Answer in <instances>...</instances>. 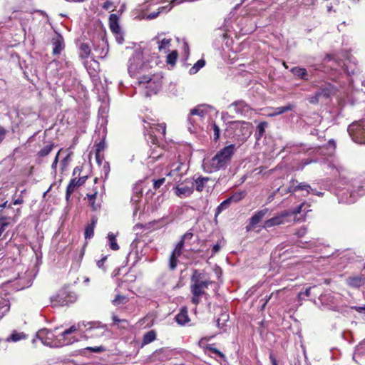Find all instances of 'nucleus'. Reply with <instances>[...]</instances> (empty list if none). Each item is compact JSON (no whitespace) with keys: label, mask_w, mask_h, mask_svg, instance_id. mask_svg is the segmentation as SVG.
I'll use <instances>...</instances> for the list:
<instances>
[{"label":"nucleus","mask_w":365,"mask_h":365,"mask_svg":"<svg viewBox=\"0 0 365 365\" xmlns=\"http://www.w3.org/2000/svg\"><path fill=\"white\" fill-rule=\"evenodd\" d=\"M139 84H143L146 88V96H150L156 94L163 85V76L161 73H156L152 76L143 75L138 78Z\"/></svg>","instance_id":"nucleus-5"},{"label":"nucleus","mask_w":365,"mask_h":365,"mask_svg":"<svg viewBox=\"0 0 365 365\" xmlns=\"http://www.w3.org/2000/svg\"><path fill=\"white\" fill-rule=\"evenodd\" d=\"M105 148V143L103 141H101L99 143L96 145V158L97 162L100 164L101 160H100V153L104 150Z\"/></svg>","instance_id":"nucleus-43"},{"label":"nucleus","mask_w":365,"mask_h":365,"mask_svg":"<svg viewBox=\"0 0 365 365\" xmlns=\"http://www.w3.org/2000/svg\"><path fill=\"white\" fill-rule=\"evenodd\" d=\"M118 18L116 14H111L109 17V24L110 30L115 34L120 31V26L118 23Z\"/></svg>","instance_id":"nucleus-27"},{"label":"nucleus","mask_w":365,"mask_h":365,"mask_svg":"<svg viewBox=\"0 0 365 365\" xmlns=\"http://www.w3.org/2000/svg\"><path fill=\"white\" fill-rule=\"evenodd\" d=\"M108 239L110 248L113 250H118L119 246L116 242V236L113 233L109 232L108 234Z\"/></svg>","instance_id":"nucleus-36"},{"label":"nucleus","mask_w":365,"mask_h":365,"mask_svg":"<svg viewBox=\"0 0 365 365\" xmlns=\"http://www.w3.org/2000/svg\"><path fill=\"white\" fill-rule=\"evenodd\" d=\"M348 284L354 287H359L362 284V279L360 277H349Z\"/></svg>","instance_id":"nucleus-38"},{"label":"nucleus","mask_w":365,"mask_h":365,"mask_svg":"<svg viewBox=\"0 0 365 365\" xmlns=\"http://www.w3.org/2000/svg\"><path fill=\"white\" fill-rule=\"evenodd\" d=\"M9 299L0 296V319L9 312Z\"/></svg>","instance_id":"nucleus-25"},{"label":"nucleus","mask_w":365,"mask_h":365,"mask_svg":"<svg viewBox=\"0 0 365 365\" xmlns=\"http://www.w3.org/2000/svg\"><path fill=\"white\" fill-rule=\"evenodd\" d=\"M165 182V178H163L153 181V187L155 190L158 189Z\"/></svg>","instance_id":"nucleus-54"},{"label":"nucleus","mask_w":365,"mask_h":365,"mask_svg":"<svg viewBox=\"0 0 365 365\" xmlns=\"http://www.w3.org/2000/svg\"><path fill=\"white\" fill-rule=\"evenodd\" d=\"M76 187H78V184H76V178H73L70 181V182L68 185L67 188H66V200H69L71 195L73 192V191Z\"/></svg>","instance_id":"nucleus-34"},{"label":"nucleus","mask_w":365,"mask_h":365,"mask_svg":"<svg viewBox=\"0 0 365 365\" xmlns=\"http://www.w3.org/2000/svg\"><path fill=\"white\" fill-rule=\"evenodd\" d=\"M126 302V297L118 294L115 297L112 302L114 305L117 306L121 304H125Z\"/></svg>","instance_id":"nucleus-48"},{"label":"nucleus","mask_w":365,"mask_h":365,"mask_svg":"<svg viewBox=\"0 0 365 365\" xmlns=\"http://www.w3.org/2000/svg\"><path fill=\"white\" fill-rule=\"evenodd\" d=\"M142 195H143L142 188L140 187V186H139V185L135 186L133 188V195L130 199L131 202L133 204H136L137 202H138L140 200Z\"/></svg>","instance_id":"nucleus-31"},{"label":"nucleus","mask_w":365,"mask_h":365,"mask_svg":"<svg viewBox=\"0 0 365 365\" xmlns=\"http://www.w3.org/2000/svg\"><path fill=\"white\" fill-rule=\"evenodd\" d=\"M339 180L337 183L336 195L339 202L351 204L365 194V178L348 173L344 175L342 167L337 168Z\"/></svg>","instance_id":"nucleus-1"},{"label":"nucleus","mask_w":365,"mask_h":365,"mask_svg":"<svg viewBox=\"0 0 365 365\" xmlns=\"http://www.w3.org/2000/svg\"><path fill=\"white\" fill-rule=\"evenodd\" d=\"M297 189L298 191H304L306 192L304 194V196H307L311 192L314 191V189H312L310 185L305 182H298Z\"/></svg>","instance_id":"nucleus-32"},{"label":"nucleus","mask_w":365,"mask_h":365,"mask_svg":"<svg viewBox=\"0 0 365 365\" xmlns=\"http://www.w3.org/2000/svg\"><path fill=\"white\" fill-rule=\"evenodd\" d=\"M36 337L42 342L45 346L49 347H59L66 344H69V341L66 343H60L58 340L55 339L54 334L46 329L39 330L36 333Z\"/></svg>","instance_id":"nucleus-10"},{"label":"nucleus","mask_w":365,"mask_h":365,"mask_svg":"<svg viewBox=\"0 0 365 365\" xmlns=\"http://www.w3.org/2000/svg\"><path fill=\"white\" fill-rule=\"evenodd\" d=\"M91 53V46L88 43H81L79 45V56L82 59H87Z\"/></svg>","instance_id":"nucleus-21"},{"label":"nucleus","mask_w":365,"mask_h":365,"mask_svg":"<svg viewBox=\"0 0 365 365\" xmlns=\"http://www.w3.org/2000/svg\"><path fill=\"white\" fill-rule=\"evenodd\" d=\"M178 264V257H173L170 255V261H169V267L170 269L174 270Z\"/></svg>","instance_id":"nucleus-52"},{"label":"nucleus","mask_w":365,"mask_h":365,"mask_svg":"<svg viewBox=\"0 0 365 365\" xmlns=\"http://www.w3.org/2000/svg\"><path fill=\"white\" fill-rule=\"evenodd\" d=\"M320 97L321 96L319 95V93L316 92L314 96H312L309 98V101L312 104H317L318 103Z\"/></svg>","instance_id":"nucleus-55"},{"label":"nucleus","mask_w":365,"mask_h":365,"mask_svg":"<svg viewBox=\"0 0 365 365\" xmlns=\"http://www.w3.org/2000/svg\"><path fill=\"white\" fill-rule=\"evenodd\" d=\"M205 64V61L203 59L198 60L194 66L190 69V73L191 74L196 73L201 68H202Z\"/></svg>","instance_id":"nucleus-39"},{"label":"nucleus","mask_w":365,"mask_h":365,"mask_svg":"<svg viewBox=\"0 0 365 365\" xmlns=\"http://www.w3.org/2000/svg\"><path fill=\"white\" fill-rule=\"evenodd\" d=\"M310 292H311V287H309V288L306 289V290L304 292H299L298 297L299 299L302 298V295L309 297L310 295Z\"/></svg>","instance_id":"nucleus-62"},{"label":"nucleus","mask_w":365,"mask_h":365,"mask_svg":"<svg viewBox=\"0 0 365 365\" xmlns=\"http://www.w3.org/2000/svg\"><path fill=\"white\" fill-rule=\"evenodd\" d=\"M212 129L214 131V140H217L220 137V128L216 123L212 124Z\"/></svg>","instance_id":"nucleus-53"},{"label":"nucleus","mask_w":365,"mask_h":365,"mask_svg":"<svg viewBox=\"0 0 365 365\" xmlns=\"http://www.w3.org/2000/svg\"><path fill=\"white\" fill-rule=\"evenodd\" d=\"M293 108H294V105L290 104V103H289L284 106L277 107L274 109L273 113L268 114V115L270 117H273V116H276L278 115H281L285 112L292 110L293 109Z\"/></svg>","instance_id":"nucleus-28"},{"label":"nucleus","mask_w":365,"mask_h":365,"mask_svg":"<svg viewBox=\"0 0 365 365\" xmlns=\"http://www.w3.org/2000/svg\"><path fill=\"white\" fill-rule=\"evenodd\" d=\"M304 205H305V203L303 202L301 205H299V206H297V207H295L294 209H293L292 210H287V212L290 213V217L294 215L299 214L300 212H302V207Z\"/></svg>","instance_id":"nucleus-51"},{"label":"nucleus","mask_w":365,"mask_h":365,"mask_svg":"<svg viewBox=\"0 0 365 365\" xmlns=\"http://www.w3.org/2000/svg\"><path fill=\"white\" fill-rule=\"evenodd\" d=\"M98 218L96 216L92 217L91 222L85 228L84 236L86 239H91L94 235V228L97 223Z\"/></svg>","instance_id":"nucleus-20"},{"label":"nucleus","mask_w":365,"mask_h":365,"mask_svg":"<svg viewBox=\"0 0 365 365\" xmlns=\"http://www.w3.org/2000/svg\"><path fill=\"white\" fill-rule=\"evenodd\" d=\"M246 196V192L245 191H238L234 193L232 195H231L229 197V200L231 202H238L242 199H244Z\"/></svg>","instance_id":"nucleus-37"},{"label":"nucleus","mask_w":365,"mask_h":365,"mask_svg":"<svg viewBox=\"0 0 365 365\" xmlns=\"http://www.w3.org/2000/svg\"><path fill=\"white\" fill-rule=\"evenodd\" d=\"M235 151V145L230 144L220 150L212 158L205 159L202 168L205 172L212 173L225 169Z\"/></svg>","instance_id":"nucleus-2"},{"label":"nucleus","mask_w":365,"mask_h":365,"mask_svg":"<svg viewBox=\"0 0 365 365\" xmlns=\"http://www.w3.org/2000/svg\"><path fill=\"white\" fill-rule=\"evenodd\" d=\"M208 112V107L205 105H200L190 110L187 117L188 123L192 126H197L198 121L201 120Z\"/></svg>","instance_id":"nucleus-11"},{"label":"nucleus","mask_w":365,"mask_h":365,"mask_svg":"<svg viewBox=\"0 0 365 365\" xmlns=\"http://www.w3.org/2000/svg\"><path fill=\"white\" fill-rule=\"evenodd\" d=\"M175 320L178 324L184 325L189 322V317L187 311L185 308H183L180 312L175 316Z\"/></svg>","instance_id":"nucleus-26"},{"label":"nucleus","mask_w":365,"mask_h":365,"mask_svg":"<svg viewBox=\"0 0 365 365\" xmlns=\"http://www.w3.org/2000/svg\"><path fill=\"white\" fill-rule=\"evenodd\" d=\"M291 73L294 76V77L297 79H301L304 81H309L310 78V75L306 68H302L299 66H295L291 68Z\"/></svg>","instance_id":"nucleus-17"},{"label":"nucleus","mask_w":365,"mask_h":365,"mask_svg":"<svg viewBox=\"0 0 365 365\" xmlns=\"http://www.w3.org/2000/svg\"><path fill=\"white\" fill-rule=\"evenodd\" d=\"M149 128L151 129V132L156 135V133L159 135L160 137H164L165 135V124H155V123H148Z\"/></svg>","instance_id":"nucleus-22"},{"label":"nucleus","mask_w":365,"mask_h":365,"mask_svg":"<svg viewBox=\"0 0 365 365\" xmlns=\"http://www.w3.org/2000/svg\"><path fill=\"white\" fill-rule=\"evenodd\" d=\"M268 211L267 208L257 211L250 219L249 224L246 226L247 231L252 230L266 216Z\"/></svg>","instance_id":"nucleus-16"},{"label":"nucleus","mask_w":365,"mask_h":365,"mask_svg":"<svg viewBox=\"0 0 365 365\" xmlns=\"http://www.w3.org/2000/svg\"><path fill=\"white\" fill-rule=\"evenodd\" d=\"M77 330L75 326H71L69 329H66L61 334V336L65 337L66 336L76 331Z\"/></svg>","instance_id":"nucleus-58"},{"label":"nucleus","mask_w":365,"mask_h":365,"mask_svg":"<svg viewBox=\"0 0 365 365\" xmlns=\"http://www.w3.org/2000/svg\"><path fill=\"white\" fill-rule=\"evenodd\" d=\"M148 62L143 61L141 51H135L128 61V71L130 76H136L141 74L150 68Z\"/></svg>","instance_id":"nucleus-4"},{"label":"nucleus","mask_w":365,"mask_h":365,"mask_svg":"<svg viewBox=\"0 0 365 365\" xmlns=\"http://www.w3.org/2000/svg\"><path fill=\"white\" fill-rule=\"evenodd\" d=\"M26 339V334L24 332H19L16 330H14L11 335L6 339V342H17L21 340H24Z\"/></svg>","instance_id":"nucleus-23"},{"label":"nucleus","mask_w":365,"mask_h":365,"mask_svg":"<svg viewBox=\"0 0 365 365\" xmlns=\"http://www.w3.org/2000/svg\"><path fill=\"white\" fill-rule=\"evenodd\" d=\"M93 50L94 52L97 53V55L93 56V58H103L108 53V48H106V42H104L103 40L98 42V44L95 45Z\"/></svg>","instance_id":"nucleus-19"},{"label":"nucleus","mask_w":365,"mask_h":365,"mask_svg":"<svg viewBox=\"0 0 365 365\" xmlns=\"http://www.w3.org/2000/svg\"><path fill=\"white\" fill-rule=\"evenodd\" d=\"M18 287H16L17 289H23L26 287H29L31 286V281L26 280L24 279L20 278L19 282H17Z\"/></svg>","instance_id":"nucleus-46"},{"label":"nucleus","mask_w":365,"mask_h":365,"mask_svg":"<svg viewBox=\"0 0 365 365\" xmlns=\"http://www.w3.org/2000/svg\"><path fill=\"white\" fill-rule=\"evenodd\" d=\"M87 350H89L94 353H99L104 350V348L103 346H95V347H87Z\"/></svg>","instance_id":"nucleus-61"},{"label":"nucleus","mask_w":365,"mask_h":365,"mask_svg":"<svg viewBox=\"0 0 365 365\" xmlns=\"http://www.w3.org/2000/svg\"><path fill=\"white\" fill-rule=\"evenodd\" d=\"M297 184H298V182L297 180L292 179L289 182V185L287 188V192L293 193V192H297L298 191Z\"/></svg>","instance_id":"nucleus-47"},{"label":"nucleus","mask_w":365,"mask_h":365,"mask_svg":"<svg viewBox=\"0 0 365 365\" xmlns=\"http://www.w3.org/2000/svg\"><path fill=\"white\" fill-rule=\"evenodd\" d=\"M192 237L193 233L189 230L182 236L180 240H183V242L185 243V241L191 240Z\"/></svg>","instance_id":"nucleus-57"},{"label":"nucleus","mask_w":365,"mask_h":365,"mask_svg":"<svg viewBox=\"0 0 365 365\" xmlns=\"http://www.w3.org/2000/svg\"><path fill=\"white\" fill-rule=\"evenodd\" d=\"M333 91V86L331 84H326L322 86L320 89L317 91L320 96L328 98L331 96Z\"/></svg>","instance_id":"nucleus-30"},{"label":"nucleus","mask_w":365,"mask_h":365,"mask_svg":"<svg viewBox=\"0 0 365 365\" xmlns=\"http://www.w3.org/2000/svg\"><path fill=\"white\" fill-rule=\"evenodd\" d=\"M53 145H48L45 146L38 152V155L40 157H45L46 155H48L53 150Z\"/></svg>","instance_id":"nucleus-45"},{"label":"nucleus","mask_w":365,"mask_h":365,"mask_svg":"<svg viewBox=\"0 0 365 365\" xmlns=\"http://www.w3.org/2000/svg\"><path fill=\"white\" fill-rule=\"evenodd\" d=\"M268 126V123L266 121L260 122L257 127V132L255 133L256 138L259 139L263 136L265 132L266 128Z\"/></svg>","instance_id":"nucleus-35"},{"label":"nucleus","mask_w":365,"mask_h":365,"mask_svg":"<svg viewBox=\"0 0 365 365\" xmlns=\"http://www.w3.org/2000/svg\"><path fill=\"white\" fill-rule=\"evenodd\" d=\"M175 194L180 197L184 198L190 196L194 190V182L192 180L186 179L185 183L178 184L175 187Z\"/></svg>","instance_id":"nucleus-13"},{"label":"nucleus","mask_w":365,"mask_h":365,"mask_svg":"<svg viewBox=\"0 0 365 365\" xmlns=\"http://www.w3.org/2000/svg\"><path fill=\"white\" fill-rule=\"evenodd\" d=\"M230 130L237 141L245 142L252 134V124L245 121H234L230 124Z\"/></svg>","instance_id":"nucleus-6"},{"label":"nucleus","mask_w":365,"mask_h":365,"mask_svg":"<svg viewBox=\"0 0 365 365\" xmlns=\"http://www.w3.org/2000/svg\"><path fill=\"white\" fill-rule=\"evenodd\" d=\"M112 319H113L114 324H115V325L118 324L119 323L125 324H128V321L127 320H125V319H120L115 315H113Z\"/></svg>","instance_id":"nucleus-60"},{"label":"nucleus","mask_w":365,"mask_h":365,"mask_svg":"<svg viewBox=\"0 0 365 365\" xmlns=\"http://www.w3.org/2000/svg\"><path fill=\"white\" fill-rule=\"evenodd\" d=\"M178 58L177 51H173L167 56L166 62L168 64L175 65Z\"/></svg>","instance_id":"nucleus-40"},{"label":"nucleus","mask_w":365,"mask_h":365,"mask_svg":"<svg viewBox=\"0 0 365 365\" xmlns=\"http://www.w3.org/2000/svg\"><path fill=\"white\" fill-rule=\"evenodd\" d=\"M324 309L343 313L344 307L339 304L341 297L332 293L322 294L319 298Z\"/></svg>","instance_id":"nucleus-8"},{"label":"nucleus","mask_w":365,"mask_h":365,"mask_svg":"<svg viewBox=\"0 0 365 365\" xmlns=\"http://www.w3.org/2000/svg\"><path fill=\"white\" fill-rule=\"evenodd\" d=\"M290 217V213L287 210H283L277 213L275 216L264 222L262 228L268 229L274 226L283 225L287 222V218Z\"/></svg>","instance_id":"nucleus-12"},{"label":"nucleus","mask_w":365,"mask_h":365,"mask_svg":"<svg viewBox=\"0 0 365 365\" xmlns=\"http://www.w3.org/2000/svg\"><path fill=\"white\" fill-rule=\"evenodd\" d=\"M205 349L207 351L217 354L221 359H224L225 358V356L223 353H222L220 351H219L216 348L213 347L212 345H211V344L207 345Z\"/></svg>","instance_id":"nucleus-44"},{"label":"nucleus","mask_w":365,"mask_h":365,"mask_svg":"<svg viewBox=\"0 0 365 365\" xmlns=\"http://www.w3.org/2000/svg\"><path fill=\"white\" fill-rule=\"evenodd\" d=\"M87 178V176H83L79 178L78 180H76V184H78V186L83 185L86 181Z\"/></svg>","instance_id":"nucleus-63"},{"label":"nucleus","mask_w":365,"mask_h":365,"mask_svg":"<svg viewBox=\"0 0 365 365\" xmlns=\"http://www.w3.org/2000/svg\"><path fill=\"white\" fill-rule=\"evenodd\" d=\"M182 165L177 163L172 165L170 171L167 174L168 183H179L182 177V173L180 171Z\"/></svg>","instance_id":"nucleus-14"},{"label":"nucleus","mask_w":365,"mask_h":365,"mask_svg":"<svg viewBox=\"0 0 365 365\" xmlns=\"http://www.w3.org/2000/svg\"><path fill=\"white\" fill-rule=\"evenodd\" d=\"M352 309H355L359 313L365 312V305L363 307L354 306L351 307Z\"/></svg>","instance_id":"nucleus-64"},{"label":"nucleus","mask_w":365,"mask_h":365,"mask_svg":"<svg viewBox=\"0 0 365 365\" xmlns=\"http://www.w3.org/2000/svg\"><path fill=\"white\" fill-rule=\"evenodd\" d=\"M156 331L155 330H150L146 332L143 337L141 347L147 345L156 339Z\"/></svg>","instance_id":"nucleus-24"},{"label":"nucleus","mask_w":365,"mask_h":365,"mask_svg":"<svg viewBox=\"0 0 365 365\" xmlns=\"http://www.w3.org/2000/svg\"><path fill=\"white\" fill-rule=\"evenodd\" d=\"M210 180V178L207 177H199L197 178L194 182V186L195 185L196 190L199 192H202L206 183Z\"/></svg>","instance_id":"nucleus-29"},{"label":"nucleus","mask_w":365,"mask_h":365,"mask_svg":"<svg viewBox=\"0 0 365 365\" xmlns=\"http://www.w3.org/2000/svg\"><path fill=\"white\" fill-rule=\"evenodd\" d=\"M212 281L207 274L195 269L190 279V292L192 294L191 302L197 305L200 297L206 294L205 289L212 284Z\"/></svg>","instance_id":"nucleus-3"},{"label":"nucleus","mask_w":365,"mask_h":365,"mask_svg":"<svg viewBox=\"0 0 365 365\" xmlns=\"http://www.w3.org/2000/svg\"><path fill=\"white\" fill-rule=\"evenodd\" d=\"M97 196V192H95L93 194L87 195L88 201L90 202V205L92 207V210L94 211H97L101 208V204L99 202H96V198Z\"/></svg>","instance_id":"nucleus-33"},{"label":"nucleus","mask_w":365,"mask_h":365,"mask_svg":"<svg viewBox=\"0 0 365 365\" xmlns=\"http://www.w3.org/2000/svg\"><path fill=\"white\" fill-rule=\"evenodd\" d=\"M230 108H232L236 113L245 116L248 115L252 110L251 107L242 100L233 102Z\"/></svg>","instance_id":"nucleus-15"},{"label":"nucleus","mask_w":365,"mask_h":365,"mask_svg":"<svg viewBox=\"0 0 365 365\" xmlns=\"http://www.w3.org/2000/svg\"><path fill=\"white\" fill-rule=\"evenodd\" d=\"M170 43V39L169 38H163L162 41L158 42V49L159 51L165 50Z\"/></svg>","instance_id":"nucleus-49"},{"label":"nucleus","mask_w":365,"mask_h":365,"mask_svg":"<svg viewBox=\"0 0 365 365\" xmlns=\"http://www.w3.org/2000/svg\"><path fill=\"white\" fill-rule=\"evenodd\" d=\"M52 45H53V53L54 55H58L61 53V52L64 48V40L61 35L58 34L56 37L52 39Z\"/></svg>","instance_id":"nucleus-18"},{"label":"nucleus","mask_w":365,"mask_h":365,"mask_svg":"<svg viewBox=\"0 0 365 365\" xmlns=\"http://www.w3.org/2000/svg\"><path fill=\"white\" fill-rule=\"evenodd\" d=\"M306 233L307 228L305 227H302L296 231L295 235H297L298 237H302L305 235Z\"/></svg>","instance_id":"nucleus-56"},{"label":"nucleus","mask_w":365,"mask_h":365,"mask_svg":"<svg viewBox=\"0 0 365 365\" xmlns=\"http://www.w3.org/2000/svg\"><path fill=\"white\" fill-rule=\"evenodd\" d=\"M230 203H231V202L229 200V198H227V200H225L223 202H222L220 204V205L217 207L216 215H218L222 210L227 209L230 206Z\"/></svg>","instance_id":"nucleus-41"},{"label":"nucleus","mask_w":365,"mask_h":365,"mask_svg":"<svg viewBox=\"0 0 365 365\" xmlns=\"http://www.w3.org/2000/svg\"><path fill=\"white\" fill-rule=\"evenodd\" d=\"M76 300V294L66 289L59 290L51 297V303L53 307L67 306L74 303Z\"/></svg>","instance_id":"nucleus-7"},{"label":"nucleus","mask_w":365,"mask_h":365,"mask_svg":"<svg viewBox=\"0 0 365 365\" xmlns=\"http://www.w3.org/2000/svg\"><path fill=\"white\" fill-rule=\"evenodd\" d=\"M9 225V222L7 221L6 218L1 217L0 218V237L2 236L3 233L7 229Z\"/></svg>","instance_id":"nucleus-42"},{"label":"nucleus","mask_w":365,"mask_h":365,"mask_svg":"<svg viewBox=\"0 0 365 365\" xmlns=\"http://www.w3.org/2000/svg\"><path fill=\"white\" fill-rule=\"evenodd\" d=\"M228 319V314H222L221 315V318H219L217 319V326L218 327H223L225 326V322H227Z\"/></svg>","instance_id":"nucleus-50"},{"label":"nucleus","mask_w":365,"mask_h":365,"mask_svg":"<svg viewBox=\"0 0 365 365\" xmlns=\"http://www.w3.org/2000/svg\"><path fill=\"white\" fill-rule=\"evenodd\" d=\"M347 131L354 142L359 144L365 143V119L350 124Z\"/></svg>","instance_id":"nucleus-9"},{"label":"nucleus","mask_w":365,"mask_h":365,"mask_svg":"<svg viewBox=\"0 0 365 365\" xmlns=\"http://www.w3.org/2000/svg\"><path fill=\"white\" fill-rule=\"evenodd\" d=\"M87 324L89 326V327L87 329H91L93 328L103 327V326L101 325V323L99 322H88Z\"/></svg>","instance_id":"nucleus-59"}]
</instances>
